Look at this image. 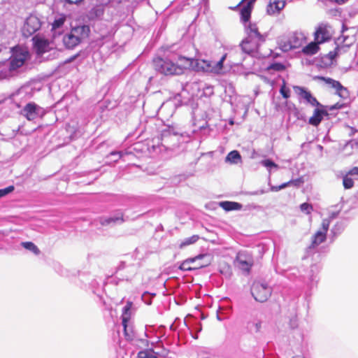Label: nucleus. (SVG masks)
Wrapping results in <instances>:
<instances>
[{
  "label": "nucleus",
  "mask_w": 358,
  "mask_h": 358,
  "mask_svg": "<svg viewBox=\"0 0 358 358\" xmlns=\"http://www.w3.org/2000/svg\"><path fill=\"white\" fill-rule=\"evenodd\" d=\"M227 55H224L219 61H210L205 59H194L182 56H178L176 58V66L177 74L183 73L185 69H192L196 71H202L212 73H219L222 67L223 62L225 60Z\"/></svg>",
  "instance_id": "obj_1"
},
{
  "label": "nucleus",
  "mask_w": 358,
  "mask_h": 358,
  "mask_svg": "<svg viewBox=\"0 0 358 358\" xmlns=\"http://www.w3.org/2000/svg\"><path fill=\"white\" fill-rule=\"evenodd\" d=\"M306 37L303 32L295 31L278 37L277 44L283 52L297 49L306 43Z\"/></svg>",
  "instance_id": "obj_2"
},
{
  "label": "nucleus",
  "mask_w": 358,
  "mask_h": 358,
  "mask_svg": "<svg viewBox=\"0 0 358 358\" xmlns=\"http://www.w3.org/2000/svg\"><path fill=\"white\" fill-rule=\"evenodd\" d=\"M90 32V27L85 24L72 26L69 33L63 37V43L68 49H73L76 46L87 38Z\"/></svg>",
  "instance_id": "obj_3"
},
{
  "label": "nucleus",
  "mask_w": 358,
  "mask_h": 358,
  "mask_svg": "<svg viewBox=\"0 0 358 358\" xmlns=\"http://www.w3.org/2000/svg\"><path fill=\"white\" fill-rule=\"evenodd\" d=\"M212 259L213 257L210 254H201L183 261L180 265L179 268L185 271L199 269L210 265Z\"/></svg>",
  "instance_id": "obj_4"
},
{
  "label": "nucleus",
  "mask_w": 358,
  "mask_h": 358,
  "mask_svg": "<svg viewBox=\"0 0 358 358\" xmlns=\"http://www.w3.org/2000/svg\"><path fill=\"white\" fill-rule=\"evenodd\" d=\"M176 57H157L153 59L155 69L165 76H173L177 74L176 66ZM179 69H178V70Z\"/></svg>",
  "instance_id": "obj_5"
},
{
  "label": "nucleus",
  "mask_w": 358,
  "mask_h": 358,
  "mask_svg": "<svg viewBox=\"0 0 358 358\" xmlns=\"http://www.w3.org/2000/svg\"><path fill=\"white\" fill-rule=\"evenodd\" d=\"M271 292V288L266 282L261 281L254 282L251 287V293L254 299L261 303L266 301Z\"/></svg>",
  "instance_id": "obj_6"
},
{
  "label": "nucleus",
  "mask_w": 358,
  "mask_h": 358,
  "mask_svg": "<svg viewBox=\"0 0 358 358\" xmlns=\"http://www.w3.org/2000/svg\"><path fill=\"white\" fill-rule=\"evenodd\" d=\"M12 55L10 56V69L15 70L21 67L29 57V52L27 48L16 46L10 50Z\"/></svg>",
  "instance_id": "obj_7"
},
{
  "label": "nucleus",
  "mask_w": 358,
  "mask_h": 358,
  "mask_svg": "<svg viewBox=\"0 0 358 358\" xmlns=\"http://www.w3.org/2000/svg\"><path fill=\"white\" fill-rule=\"evenodd\" d=\"M330 224L329 219H324L322 222V228L318 230L313 236L309 249L315 248L327 238V232Z\"/></svg>",
  "instance_id": "obj_8"
},
{
  "label": "nucleus",
  "mask_w": 358,
  "mask_h": 358,
  "mask_svg": "<svg viewBox=\"0 0 358 358\" xmlns=\"http://www.w3.org/2000/svg\"><path fill=\"white\" fill-rule=\"evenodd\" d=\"M253 257L249 252L241 251L237 254L236 264L242 271L248 273L253 266Z\"/></svg>",
  "instance_id": "obj_9"
},
{
  "label": "nucleus",
  "mask_w": 358,
  "mask_h": 358,
  "mask_svg": "<svg viewBox=\"0 0 358 358\" xmlns=\"http://www.w3.org/2000/svg\"><path fill=\"white\" fill-rule=\"evenodd\" d=\"M41 21L35 15L29 16L22 27V34L25 37H29L38 31L41 27Z\"/></svg>",
  "instance_id": "obj_10"
},
{
  "label": "nucleus",
  "mask_w": 358,
  "mask_h": 358,
  "mask_svg": "<svg viewBox=\"0 0 358 358\" xmlns=\"http://www.w3.org/2000/svg\"><path fill=\"white\" fill-rule=\"evenodd\" d=\"M34 47L38 55H43L53 48L52 44L45 38L36 35L33 38Z\"/></svg>",
  "instance_id": "obj_11"
},
{
  "label": "nucleus",
  "mask_w": 358,
  "mask_h": 358,
  "mask_svg": "<svg viewBox=\"0 0 358 358\" xmlns=\"http://www.w3.org/2000/svg\"><path fill=\"white\" fill-rule=\"evenodd\" d=\"M319 78L323 80L329 87L334 89L336 94L340 97L346 99L349 96L348 89L343 86L340 82L330 78L320 77Z\"/></svg>",
  "instance_id": "obj_12"
},
{
  "label": "nucleus",
  "mask_w": 358,
  "mask_h": 358,
  "mask_svg": "<svg viewBox=\"0 0 358 358\" xmlns=\"http://www.w3.org/2000/svg\"><path fill=\"white\" fill-rule=\"evenodd\" d=\"M293 89L295 93L300 96V98L305 100L306 103H309L312 106H320L323 107L315 97H314L311 93L308 91L306 88L299 86H293Z\"/></svg>",
  "instance_id": "obj_13"
},
{
  "label": "nucleus",
  "mask_w": 358,
  "mask_h": 358,
  "mask_svg": "<svg viewBox=\"0 0 358 358\" xmlns=\"http://www.w3.org/2000/svg\"><path fill=\"white\" fill-rule=\"evenodd\" d=\"M43 113V110L41 107L35 103H27L23 110L22 114L28 120H34L41 116Z\"/></svg>",
  "instance_id": "obj_14"
},
{
  "label": "nucleus",
  "mask_w": 358,
  "mask_h": 358,
  "mask_svg": "<svg viewBox=\"0 0 358 358\" xmlns=\"http://www.w3.org/2000/svg\"><path fill=\"white\" fill-rule=\"evenodd\" d=\"M256 0H242L238 6L241 5V20L247 22H248L250 17L251 11L252 9V5L255 2Z\"/></svg>",
  "instance_id": "obj_15"
},
{
  "label": "nucleus",
  "mask_w": 358,
  "mask_h": 358,
  "mask_svg": "<svg viewBox=\"0 0 358 358\" xmlns=\"http://www.w3.org/2000/svg\"><path fill=\"white\" fill-rule=\"evenodd\" d=\"M329 28V27L324 24L319 26L315 33V39L317 43H322L331 38V34Z\"/></svg>",
  "instance_id": "obj_16"
},
{
  "label": "nucleus",
  "mask_w": 358,
  "mask_h": 358,
  "mask_svg": "<svg viewBox=\"0 0 358 358\" xmlns=\"http://www.w3.org/2000/svg\"><path fill=\"white\" fill-rule=\"evenodd\" d=\"M285 0H269L266 12L270 15L278 14L285 6Z\"/></svg>",
  "instance_id": "obj_17"
},
{
  "label": "nucleus",
  "mask_w": 358,
  "mask_h": 358,
  "mask_svg": "<svg viewBox=\"0 0 358 358\" xmlns=\"http://www.w3.org/2000/svg\"><path fill=\"white\" fill-rule=\"evenodd\" d=\"M262 42V41L245 38L241 43V48L245 52L250 54L255 52Z\"/></svg>",
  "instance_id": "obj_18"
},
{
  "label": "nucleus",
  "mask_w": 358,
  "mask_h": 358,
  "mask_svg": "<svg viewBox=\"0 0 358 358\" xmlns=\"http://www.w3.org/2000/svg\"><path fill=\"white\" fill-rule=\"evenodd\" d=\"M314 110L313 115L309 119V124L313 126H317L323 119L324 115H327L328 113L323 107H320Z\"/></svg>",
  "instance_id": "obj_19"
},
{
  "label": "nucleus",
  "mask_w": 358,
  "mask_h": 358,
  "mask_svg": "<svg viewBox=\"0 0 358 358\" xmlns=\"http://www.w3.org/2000/svg\"><path fill=\"white\" fill-rule=\"evenodd\" d=\"M245 28L248 34L246 38L264 41V36L258 31V28L255 24L249 23Z\"/></svg>",
  "instance_id": "obj_20"
},
{
  "label": "nucleus",
  "mask_w": 358,
  "mask_h": 358,
  "mask_svg": "<svg viewBox=\"0 0 358 358\" xmlns=\"http://www.w3.org/2000/svg\"><path fill=\"white\" fill-rule=\"evenodd\" d=\"M124 222L123 215L122 213H119L117 215L108 217H103L101 219L100 222L101 225H114L117 224H121Z\"/></svg>",
  "instance_id": "obj_21"
},
{
  "label": "nucleus",
  "mask_w": 358,
  "mask_h": 358,
  "mask_svg": "<svg viewBox=\"0 0 358 358\" xmlns=\"http://www.w3.org/2000/svg\"><path fill=\"white\" fill-rule=\"evenodd\" d=\"M220 206L227 211L241 210L242 208L241 203L234 201H222L220 203Z\"/></svg>",
  "instance_id": "obj_22"
},
{
  "label": "nucleus",
  "mask_w": 358,
  "mask_h": 358,
  "mask_svg": "<svg viewBox=\"0 0 358 358\" xmlns=\"http://www.w3.org/2000/svg\"><path fill=\"white\" fill-rule=\"evenodd\" d=\"M127 318L126 317H123L122 319V326L124 327V334L127 340L132 341L134 339V331L131 327H129L127 324Z\"/></svg>",
  "instance_id": "obj_23"
},
{
  "label": "nucleus",
  "mask_w": 358,
  "mask_h": 358,
  "mask_svg": "<svg viewBox=\"0 0 358 358\" xmlns=\"http://www.w3.org/2000/svg\"><path fill=\"white\" fill-rule=\"evenodd\" d=\"M226 162L237 164L241 162V156L237 150L231 151L226 157Z\"/></svg>",
  "instance_id": "obj_24"
},
{
  "label": "nucleus",
  "mask_w": 358,
  "mask_h": 358,
  "mask_svg": "<svg viewBox=\"0 0 358 358\" xmlns=\"http://www.w3.org/2000/svg\"><path fill=\"white\" fill-rule=\"evenodd\" d=\"M318 43L317 41L310 43L303 48V52L310 55L315 54L319 50Z\"/></svg>",
  "instance_id": "obj_25"
},
{
  "label": "nucleus",
  "mask_w": 358,
  "mask_h": 358,
  "mask_svg": "<svg viewBox=\"0 0 358 358\" xmlns=\"http://www.w3.org/2000/svg\"><path fill=\"white\" fill-rule=\"evenodd\" d=\"M199 238V237L198 235H193L190 237L186 238L180 241L179 243V248L182 249L188 245H192L195 243Z\"/></svg>",
  "instance_id": "obj_26"
},
{
  "label": "nucleus",
  "mask_w": 358,
  "mask_h": 358,
  "mask_svg": "<svg viewBox=\"0 0 358 358\" xmlns=\"http://www.w3.org/2000/svg\"><path fill=\"white\" fill-rule=\"evenodd\" d=\"M260 164L268 169L269 173H271L273 169L278 170L279 168V166L271 159L262 160Z\"/></svg>",
  "instance_id": "obj_27"
},
{
  "label": "nucleus",
  "mask_w": 358,
  "mask_h": 358,
  "mask_svg": "<svg viewBox=\"0 0 358 358\" xmlns=\"http://www.w3.org/2000/svg\"><path fill=\"white\" fill-rule=\"evenodd\" d=\"M22 245L23 248L31 251L35 255H38L40 253V250L38 247L32 242H22Z\"/></svg>",
  "instance_id": "obj_28"
},
{
  "label": "nucleus",
  "mask_w": 358,
  "mask_h": 358,
  "mask_svg": "<svg viewBox=\"0 0 358 358\" xmlns=\"http://www.w3.org/2000/svg\"><path fill=\"white\" fill-rule=\"evenodd\" d=\"M280 93L285 99H288L290 96V90L286 87L285 81L283 80V83L280 89Z\"/></svg>",
  "instance_id": "obj_29"
},
{
  "label": "nucleus",
  "mask_w": 358,
  "mask_h": 358,
  "mask_svg": "<svg viewBox=\"0 0 358 358\" xmlns=\"http://www.w3.org/2000/svg\"><path fill=\"white\" fill-rule=\"evenodd\" d=\"M65 22V17L63 16H60L59 17H57L53 23H52V29H56L57 28L61 27Z\"/></svg>",
  "instance_id": "obj_30"
},
{
  "label": "nucleus",
  "mask_w": 358,
  "mask_h": 358,
  "mask_svg": "<svg viewBox=\"0 0 358 358\" xmlns=\"http://www.w3.org/2000/svg\"><path fill=\"white\" fill-rule=\"evenodd\" d=\"M343 184L345 189H350L354 185L353 180L351 178H349L348 175L343 177Z\"/></svg>",
  "instance_id": "obj_31"
},
{
  "label": "nucleus",
  "mask_w": 358,
  "mask_h": 358,
  "mask_svg": "<svg viewBox=\"0 0 358 358\" xmlns=\"http://www.w3.org/2000/svg\"><path fill=\"white\" fill-rule=\"evenodd\" d=\"M14 190L13 185L8 186L4 189H0V198L4 196Z\"/></svg>",
  "instance_id": "obj_32"
},
{
  "label": "nucleus",
  "mask_w": 358,
  "mask_h": 358,
  "mask_svg": "<svg viewBox=\"0 0 358 358\" xmlns=\"http://www.w3.org/2000/svg\"><path fill=\"white\" fill-rule=\"evenodd\" d=\"M289 186H290V185H289V182L288 181L287 182L282 183V185H280L279 186H272L271 187V189L273 192H278V191H280V190H281V189H284V188H285L287 187H289Z\"/></svg>",
  "instance_id": "obj_33"
},
{
  "label": "nucleus",
  "mask_w": 358,
  "mask_h": 358,
  "mask_svg": "<svg viewBox=\"0 0 358 358\" xmlns=\"http://www.w3.org/2000/svg\"><path fill=\"white\" fill-rule=\"evenodd\" d=\"M300 208H301V211L305 212L307 214L310 213V211L313 209L312 206L307 203H302L300 206Z\"/></svg>",
  "instance_id": "obj_34"
},
{
  "label": "nucleus",
  "mask_w": 358,
  "mask_h": 358,
  "mask_svg": "<svg viewBox=\"0 0 358 358\" xmlns=\"http://www.w3.org/2000/svg\"><path fill=\"white\" fill-rule=\"evenodd\" d=\"M290 186L294 185L296 187H299L302 183V180L301 179L291 180L289 181Z\"/></svg>",
  "instance_id": "obj_35"
},
{
  "label": "nucleus",
  "mask_w": 358,
  "mask_h": 358,
  "mask_svg": "<svg viewBox=\"0 0 358 358\" xmlns=\"http://www.w3.org/2000/svg\"><path fill=\"white\" fill-rule=\"evenodd\" d=\"M139 358H151V355L147 351H141L138 355Z\"/></svg>",
  "instance_id": "obj_36"
},
{
  "label": "nucleus",
  "mask_w": 358,
  "mask_h": 358,
  "mask_svg": "<svg viewBox=\"0 0 358 358\" xmlns=\"http://www.w3.org/2000/svg\"><path fill=\"white\" fill-rule=\"evenodd\" d=\"M289 326H290V327L292 329H295V328L297 327V326H298V321H297V319L296 317H294V318L290 320Z\"/></svg>",
  "instance_id": "obj_37"
},
{
  "label": "nucleus",
  "mask_w": 358,
  "mask_h": 358,
  "mask_svg": "<svg viewBox=\"0 0 358 358\" xmlns=\"http://www.w3.org/2000/svg\"><path fill=\"white\" fill-rule=\"evenodd\" d=\"M110 155V156H117V159H114V161H117L118 159L121 158L122 156L121 152H111Z\"/></svg>",
  "instance_id": "obj_38"
},
{
  "label": "nucleus",
  "mask_w": 358,
  "mask_h": 358,
  "mask_svg": "<svg viewBox=\"0 0 358 358\" xmlns=\"http://www.w3.org/2000/svg\"><path fill=\"white\" fill-rule=\"evenodd\" d=\"M129 309H130V305H129V304H127L126 306L124 307L122 317L124 316L128 319L127 312L129 310Z\"/></svg>",
  "instance_id": "obj_39"
},
{
  "label": "nucleus",
  "mask_w": 358,
  "mask_h": 358,
  "mask_svg": "<svg viewBox=\"0 0 358 358\" xmlns=\"http://www.w3.org/2000/svg\"><path fill=\"white\" fill-rule=\"evenodd\" d=\"M348 174L351 176H358V167H354L353 169H352L349 171Z\"/></svg>",
  "instance_id": "obj_40"
},
{
  "label": "nucleus",
  "mask_w": 358,
  "mask_h": 358,
  "mask_svg": "<svg viewBox=\"0 0 358 358\" xmlns=\"http://www.w3.org/2000/svg\"><path fill=\"white\" fill-rule=\"evenodd\" d=\"M271 68L275 70H277V71H280V70L282 69L283 66L280 64H275L272 65Z\"/></svg>",
  "instance_id": "obj_41"
},
{
  "label": "nucleus",
  "mask_w": 358,
  "mask_h": 358,
  "mask_svg": "<svg viewBox=\"0 0 358 358\" xmlns=\"http://www.w3.org/2000/svg\"><path fill=\"white\" fill-rule=\"evenodd\" d=\"M69 4H78L80 3L83 0H66Z\"/></svg>",
  "instance_id": "obj_42"
},
{
  "label": "nucleus",
  "mask_w": 358,
  "mask_h": 358,
  "mask_svg": "<svg viewBox=\"0 0 358 358\" xmlns=\"http://www.w3.org/2000/svg\"><path fill=\"white\" fill-rule=\"evenodd\" d=\"M256 331H259L262 327V323L260 322L255 323V324Z\"/></svg>",
  "instance_id": "obj_43"
},
{
  "label": "nucleus",
  "mask_w": 358,
  "mask_h": 358,
  "mask_svg": "<svg viewBox=\"0 0 358 358\" xmlns=\"http://www.w3.org/2000/svg\"><path fill=\"white\" fill-rule=\"evenodd\" d=\"M348 127L350 129L351 132H350V136L352 135H354L355 133L357 131V130L355 129H354L353 127H350L349 126H348Z\"/></svg>",
  "instance_id": "obj_44"
},
{
  "label": "nucleus",
  "mask_w": 358,
  "mask_h": 358,
  "mask_svg": "<svg viewBox=\"0 0 358 358\" xmlns=\"http://www.w3.org/2000/svg\"><path fill=\"white\" fill-rule=\"evenodd\" d=\"M167 138H168V135H167V134H166V133H164V134H163V139H162V140H163V141H164V142H165V143H166V142H167V140H168Z\"/></svg>",
  "instance_id": "obj_45"
},
{
  "label": "nucleus",
  "mask_w": 358,
  "mask_h": 358,
  "mask_svg": "<svg viewBox=\"0 0 358 358\" xmlns=\"http://www.w3.org/2000/svg\"><path fill=\"white\" fill-rule=\"evenodd\" d=\"M332 1H334L337 3L341 4L343 3L345 1V0H331Z\"/></svg>",
  "instance_id": "obj_46"
},
{
  "label": "nucleus",
  "mask_w": 358,
  "mask_h": 358,
  "mask_svg": "<svg viewBox=\"0 0 358 358\" xmlns=\"http://www.w3.org/2000/svg\"><path fill=\"white\" fill-rule=\"evenodd\" d=\"M336 226H335L333 229H332V232L336 234Z\"/></svg>",
  "instance_id": "obj_47"
},
{
  "label": "nucleus",
  "mask_w": 358,
  "mask_h": 358,
  "mask_svg": "<svg viewBox=\"0 0 358 358\" xmlns=\"http://www.w3.org/2000/svg\"><path fill=\"white\" fill-rule=\"evenodd\" d=\"M299 358H305L304 357H299Z\"/></svg>",
  "instance_id": "obj_48"
}]
</instances>
